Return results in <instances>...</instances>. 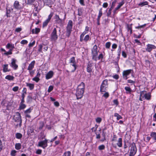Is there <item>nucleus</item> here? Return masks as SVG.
Segmentation results:
<instances>
[{
    "label": "nucleus",
    "instance_id": "obj_52",
    "mask_svg": "<svg viewBox=\"0 0 156 156\" xmlns=\"http://www.w3.org/2000/svg\"><path fill=\"white\" fill-rule=\"evenodd\" d=\"M102 119L100 117H98L96 119V121L97 122L100 123Z\"/></svg>",
    "mask_w": 156,
    "mask_h": 156
},
{
    "label": "nucleus",
    "instance_id": "obj_34",
    "mask_svg": "<svg viewBox=\"0 0 156 156\" xmlns=\"http://www.w3.org/2000/svg\"><path fill=\"white\" fill-rule=\"evenodd\" d=\"M71 154L70 151H66L63 154L62 156H70Z\"/></svg>",
    "mask_w": 156,
    "mask_h": 156
},
{
    "label": "nucleus",
    "instance_id": "obj_3",
    "mask_svg": "<svg viewBox=\"0 0 156 156\" xmlns=\"http://www.w3.org/2000/svg\"><path fill=\"white\" fill-rule=\"evenodd\" d=\"M97 49V46L96 45H94L91 49L92 58L95 61H96L97 60V56L98 51Z\"/></svg>",
    "mask_w": 156,
    "mask_h": 156
},
{
    "label": "nucleus",
    "instance_id": "obj_15",
    "mask_svg": "<svg viewBox=\"0 0 156 156\" xmlns=\"http://www.w3.org/2000/svg\"><path fill=\"white\" fill-rule=\"evenodd\" d=\"M54 18L55 20V23L58 24L62 23V20L60 18L58 15L56 14L54 17Z\"/></svg>",
    "mask_w": 156,
    "mask_h": 156
},
{
    "label": "nucleus",
    "instance_id": "obj_36",
    "mask_svg": "<svg viewBox=\"0 0 156 156\" xmlns=\"http://www.w3.org/2000/svg\"><path fill=\"white\" fill-rule=\"evenodd\" d=\"M32 110V109L31 108H30L29 109H27V110L25 111L24 114H29L31 112Z\"/></svg>",
    "mask_w": 156,
    "mask_h": 156
},
{
    "label": "nucleus",
    "instance_id": "obj_16",
    "mask_svg": "<svg viewBox=\"0 0 156 156\" xmlns=\"http://www.w3.org/2000/svg\"><path fill=\"white\" fill-rule=\"evenodd\" d=\"M54 75V73L52 71H50L46 74L45 78L46 79L48 80L51 78Z\"/></svg>",
    "mask_w": 156,
    "mask_h": 156
},
{
    "label": "nucleus",
    "instance_id": "obj_55",
    "mask_svg": "<svg viewBox=\"0 0 156 156\" xmlns=\"http://www.w3.org/2000/svg\"><path fill=\"white\" fill-rule=\"evenodd\" d=\"M117 2V0H115L113 2H112V5L111 8H113L115 6V3Z\"/></svg>",
    "mask_w": 156,
    "mask_h": 156
},
{
    "label": "nucleus",
    "instance_id": "obj_47",
    "mask_svg": "<svg viewBox=\"0 0 156 156\" xmlns=\"http://www.w3.org/2000/svg\"><path fill=\"white\" fill-rule=\"evenodd\" d=\"M30 75L31 76H33L34 73V70H30L29 71Z\"/></svg>",
    "mask_w": 156,
    "mask_h": 156
},
{
    "label": "nucleus",
    "instance_id": "obj_25",
    "mask_svg": "<svg viewBox=\"0 0 156 156\" xmlns=\"http://www.w3.org/2000/svg\"><path fill=\"white\" fill-rule=\"evenodd\" d=\"M14 78V76L10 75H7L5 77V79H6L9 80H13Z\"/></svg>",
    "mask_w": 156,
    "mask_h": 156
},
{
    "label": "nucleus",
    "instance_id": "obj_30",
    "mask_svg": "<svg viewBox=\"0 0 156 156\" xmlns=\"http://www.w3.org/2000/svg\"><path fill=\"white\" fill-rule=\"evenodd\" d=\"M87 32L85 31H84L83 33L80 35V41H82L83 40V37L84 36Z\"/></svg>",
    "mask_w": 156,
    "mask_h": 156
},
{
    "label": "nucleus",
    "instance_id": "obj_8",
    "mask_svg": "<svg viewBox=\"0 0 156 156\" xmlns=\"http://www.w3.org/2000/svg\"><path fill=\"white\" fill-rule=\"evenodd\" d=\"M48 140L45 139L44 140L39 142L38 144V146L41 147L43 149H45L48 146Z\"/></svg>",
    "mask_w": 156,
    "mask_h": 156
},
{
    "label": "nucleus",
    "instance_id": "obj_27",
    "mask_svg": "<svg viewBox=\"0 0 156 156\" xmlns=\"http://www.w3.org/2000/svg\"><path fill=\"white\" fill-rule=\"evenodd\" d=\"M8 65H4L3 66V71L4 72H6L9 71V70L8 69Z\"/></svg>",
    "mask_w": 156,
    "mask_h": 156
},
{
    "label": "nucleus",
    "instance_id": "obj_57",
    "mask_svg": "<svg viewBox=\"0 0 156 156\" xmlns=\"http://www.w3.org/2000/svg\"><path fill=\"white\" fill-rule=\"evenodd\" d=\"M32 100V97L30 95L28 96L27 97V101L28 102H31Z\"/></svg>",
    "mask_w": 156,
    "mask_h": 156
},
{
    "label": "nucleus",
    "instance_id": "obj_59",
    "mask_svg": "<svg viewBox=\"0 0 156 156\" xmlns=\"http://www.w3.org/2000/svg\"><path fill=\"white\" fill-rule=\"evenodd\" d=\"M116 80H118L119 78V76L118 75V74H115L112 76Z\"/></svg>",
    "mask_w": 156,
    "mask_h": 156
},
{
    "label": "nucleus",
    "instance_id": "obj_54",
    "mask_svg": "<svg viewBox=\"0 0 156 156\" xmlns=\"http://www.w3.org/2000/svg\"><path fill=\"white\" fill-rule=\"evenodd\" d=\"M42 46L41 44L39 45V48L38 49V51L42 52Z\"/></svg>",
    "mask_w": 156,
    "mask_h": 156
},
{
    "label": "nucleus",
    "instance_id": "obj_11",
    "mask_svg": "<svg viewBox=\"0 0 156 156\" xmlns=\"http://www.w3.org/2000/svg\"><path fill=\"white\" fill-rule=\"evenodd\" d=\"M16 60L14 58H12L11 59V62L10 64V66L14 70H16L17 69L18 66L16 64Z\"/></svg>",
    "mask_w": 156,
    "mask_h": 156
},
{
    "label": "nucleus",
    "instance_id": "obj_62",
    "mask_svg": "<svg viewBox=\"0 0 156 156\" xmlns=\"http://www.w3.org/2000/svg\"><path fill=\"white\" fill-rule=\"evenodd\" d=\"M22 30V29L20 27H18L16 28L15 30V31L17 32H19L21 31Z\"/></svg>",
    "mask_w": 156,
    "mask_h": 156
},
{
    "label": "nucleus",
    "instance_id": "obj_38",
    "mask_svg": "<svg viewBox=\"0 0 156 156\" xmlns=\"http://www.w3.org/2000/svg\"><path fill=\"white\" fill-rule=\"evenodd\" d=\"M70 65L72 66L74 68V69L72 71V72H73L75 71L76 68L77 66L76 65V62L74 63L70 64Z\"/></svg>",
    "mask_w": 156,
    "mask_h": 156
},
{
    "label": "nucleus",
    "instance_id": "obj_31",
    "mask_svg": "<svg viewBox=\"0 0 156 156\" xmlns=\"http://www.w3.org/2000/svg\"><path fill=\"white\" fill-rule=\"evenodd\" d=\"M21 144L20 143H16L15 144V148L16 150H20L21 149Z\"/></svg>",
    "mask_w": 156,
    "mask_h": 156
},
{
    "label": "nucleus",
    "instance_id": "obj_29",
    "mask_svg": "<svg viewBox=\"0 0 156 156\" xmlns=\"http://www.w3.org/2000/svg\"><path fill=\"white\" fill-rule=\"evenodd\" d=\"M114 116L116 118V119L117 120L122 119V117L118 113H115Z\"/></svg>",
    "mask_w": 156,
    "mask_h": 156
},
{
    "label": "nucleus",
    "instance_id": "obj_48",
    "mask_svg": "<svg viewBox=\"0 0 156 156\" xmlns=\"http://www.w3.org/2000/svg\"><path fill=\"white\" fill-rule=\"evenodd\" d=\"M35 1V0H27V4L31 5Z\"/></svg>",
    "mask_w": 156,
    "mask_h": 156
},
{
    "label": "nucleus",
    "instance_id": "obj_50",
    "mask_svg": "<svg viewBox=\"0 0 156 156\" xmlns=\"http://www.w3.org/2000/svg\"><path fill=\"white\" fill-rule=\"evenodd\" d=\"M16 151L15 150H12L11 153V154L12 156H15L16 153Z\"/></svg>",
    "mask_w": 156,
    "mask_h": 156
},
{
    "label": "nucleus",
    "instance_id": "obj_13",
    "mask_svg": "<svg viewBox=\"0 0 156 156\" xmlns=\"http://www.w3.org/2000/svg\"><path fill=\"white\" fill-rule=\"evenodd\" d=\"M93 68L92 63L89 62L87 64V72L88 73H91L92 72Z\"/></svg>",
    "mask_w": 156,
    "mask_h": 156
},
{
    "label": "nucleus",
    "instance_id": "obj_63",
    "mask_svg": "<svg viewBox=\"0 0 156 156\" xmlns=\"http://www.w3.org/2000/svg\"><path fill=\"white\" fill-rule=\"evenodd\" d=\"M122 56L124 57V58H126L127 56L125 52L124 51H122Z\"/></svg>",
    "mask_w": 156,
    "mask_h": 156
},
{
    "label": "nucleus",
    "instance_id": "obj_4",
    "mask_svg": "<svg viewBox=\"0 0 156 156\" xmlns=\"http://www.w3.org/2000/svg\"><path fill=\"white\" fill-rule=\"evenodd\" d=\"M73 22L71 20H69L66 27V35L69 37L72 31Z\"/></svg>",
    "mask_w": 156,
    "mask_h": 156
},
{
    "label": "nucleus",
    "instance_id": "obj_20",
    "mask_svg": "<svg viewBox=\"0 0 156 156\" xmlns=\"http://www.w3.org/2000/svg\"><path fill=\"white\" fill-rule=\"evenodd\" d=\"M150 136L156 142V133L155 132H151L150 134Z\"/></svg>",
    "mask_w": 156,
    "mask_h": 156
},
{
    "label": "nucleus",
    "instance_id": "obj_40",
    "mask_svg": "<svg viewBox=\"0 0 156 156\" xmlns=\"http://www.w3.org/2000/svg\"><path fill=\"white\" fill-rule=\"evenodd\" d=\"M50 21V20H48V19H47L44 22L43 24V27H45L46 26L49 22Z\"/></svg>",
    "mask_w": 156,
    "mask_h": 156
},
{
    "label": "nucleus",
    "instance_id": "obj_14",
    "mask_svg": "<svg viewBox=\"0 0 156 156\" xmlns=\"http://www.w3.org/2000/svg\"><path fill=\"white\" fill-rule=\"evenodd\" d=\"M156 48V46L154 45L148 44L147 45V47L146 48V50L147 51L150 52L153 49H154Z\"/></svg>",
    "mask_w": 156,
    "mask_h": 156
},
{
    "label": "nucleus",
    "instance_id": "obj_21",
    "mask_svg": "<svg viewBox=\"0 0 156 156\" xmlns=\"http://www.w3.org/2000/svg\"><path fill=\"white\" fill-rule=\"evenodd\" d=\"M125 89L126 90V92L127 94H130L132 91L131 88L128 87H125Z\"/></svg>",
    "mask_w": 156,
    "mask_h": 156
},
{
    "label": "nucleus",
    "instance_id": "obj_41",
    "mask_svg": "<svg viewBox=\"0 0 156 156\" xmlns=\"http://www.w3.org/2000/svg\"><path fill=\"white\" fill-rule=\"evenodd\" d=\"M40 80V78L36 76L32 79L33 80L35 81L37 83Z\"/></svg>",
    "mask_w": 156,
    "mask_h": 156
},
{
    "label": "nucleus",
    "instance_id": "obj_51",
    "mask_svg": "<svg viewBox=\"0 0 156 156\" xmlns=\"http://www.w3.org/2000/svg\"><path fill=\"white\" fill-rule=\"evenodd\" d=\"M27 41L25 40H22L20 42V43L22 44H27Z\"/></svg>",
    "mask_w": 156,
    "mask_h": 156
},
{
    "label": "nucleus",
    "instance_id": "obj_60",
    "mask_svg": "<svg viewBox=\"0 0 156 156\" xmlns=\"http://www.w3.org/2000/svg\"><path fill=\"white\" fill-rule=\"evenodd\" d=\"M35 43V41H33L32 43H30L29 44V46L30 47H32L33 46Z\"/></svg>",
    "mask_w": 156,
    "mask_h": 156
},
{
    "label": "nucleus",
    "instance_id": "obj_58",
    "mask_svg": "<svg viewBox=\"0 0 156 156\" xmlns=\"http://www.w3.org/2000/svg\"><path fill=\"white\" fill-rule=\"evenodd\" d=\"M53 15V12L51 13L48 16V18L47 19H48V20H49L50 21V20L51 19V18L52 17V16Z\"/></svg>",
    "mask_w": 156,
    "mask_h": 156
},
{
    "label": "nucleus",
    "instance_id": "obj_28",
    "mask_svg": "<svg viewBox=\"0 0 156 156\" xmlns=\"http://www.w3.org/2000/svg\"><path fill=\"white\" fill-rule=\"evenodd\" d=\"M6 47L8 49H9L10 48H12V49H13L14 48V44L9 43L7 44V45L6 46Z\"/></svg>",
    "mask_w": 156,
    "mask_h": 156
},
{
    "label": "nucleus",
    "instance_id": "obj_9",
    "mask_svg": "<svg viewBox=\"0 0 156 156\" xmlns=\"http://www.w3.org/2000/svg\"><path fill=\"white\" fill-rule=\"evenodd\" d=\"M132 71V70L130 69L124 71L122 73L123 79L126 80L128 78L127 76L129 75Z\"/></svg>",
    "mask_w": 156,
    "mask_h": 156
},
{
    "label": "nucleus",
    "instance_id": "obj_39",
    "mask_svg": "<svg viewBox=\"0 0 156 156\" xmlns=\"http://www.w3.org/2000/svg\"><path fill=\"white\" fill-rule=\"evenodd\" d=\"M148 4V2L147 1H145L144 2L140 3L139 4V5H141V6H144L145 5H147Z\"/></svg>",
    "mask_w": 156,
    "mask_h": 156
},
{
    "label": "nucleus",
    "instance_id": "obj_1",
    "mask_svg": "<svg viewBox=\"0 0 156 156\" xmlns=\"http://www.w3.org/2000/svg\"><path fill=\"white\" fill-rule=\"evenodd\" d=\"M85 87L84 83L82 82L77 87L76 93L77 99H79L81 98L83 95Z\"/></svg>",
    "mask_w": 156,
    "mask_h": 156
},
{
    "label": "nucleus",
    "instance_id": "obj_17",
    "mask_svg": "<svg viewBox=\"0 0 156 156\" xmlns=\"http://www.w3.org/2000/svg\"><path fill=\"white\" fill-rule=\"evenodd\" d=\"M35 63V61H32L29 65L28 67L27 68V69L30 71V70H32L34 67V66Z\"/></svg>",
    "mask_w": 156,
    "mask_h": 156
},
{
    "label": "nucleus",
    "instance_id": "obj_45",
    "mask_svg": "<svg viewBox=\"0 0 156 156\" xmlns=\"http://www.w3.org/2000/svg\"><path fill=\"white\" fill-rule=\"evenodd\" d=\"M146 25V24H144L143 25H140V26H139L138 27H135V28L136 29H140L141 28H143Z\"/></svg>",
    "mask_w": 156,
    "mask_h": 156
},
{
    "label": "nucleus",
    "instance_id": "obj_19",
    "mask_svg": "<svg viewBox=\"0 0 156 156\" xmlns=\"http://www.w3.org/2000/svg\"><path fill=\"white\" fill-rule=\"evenodd\" d=\"M40 31V29L39 28H36L35 29H33L32 32L33 34H37Z\"/></svg>",
    "mask_w": 156,
    "mask_h": 156
},
{
    "label": "nucleus",
    "instance_id": "obj_18",
    "mask_svg": "<svg viewBox=\"0 0 156 156\" xmlns=\"http://www.w3.org/2000/svg\"><path fill=\"white\" fill-rule=\"evenodd\" d=\"M26 86L28 87L30 90H33L34 88V84L33 83H26Z\"/></svg>",
    "mask_w": 156,
    "mask_h": 156
},
{
    "label": "nucleus",
    "instance_id": "obj_37",
    "mask_svg": "<svg viewBox=\"0 0 156 156\" xmlns=\"http://www.w3.org/2000/svg\"><path fill=\"white\" fill-rule=\"evenodd\" d=\"M113 8H110L109 9L108 12H107V16L108 17L110 16V15L111 14L112 10L113 9Z\"/></svg>",
    "mask_w": 156,
    "mask_h": 156
},
{
    "label": "nucleus",
    "instance_id": "obj_53",
    "mask_svg": "<svg viewBox=\"0 0 156 156\" xmlns=\"http://www.w3.org/2000/svg\"><path fill=\"white\" fill-rule=\"evenodd\" d=\"M19 87L18 86H16L14 87H13L12 89V90L14 92H16L18 90H19Z\"/></svg>",
    "mask_w": 156,
    "mask_h": 156
},
{
    "label": "nucleus",
    "instance_id": "obj_6",
    "mask_svg": "<svg viewBox=\"0 0 156 156\" xmlns=\"http://www.w3.org/2000/svg\"><path fill=\"white\" fill-rule=\"evenodd\" d=\"M108 80L105 79L102 83L100 87V91L101 92H105L108 87Z\"/></svg>",
    "mask_w": 156,
    "mask_h": 156
},
{
    "label": "nucleus",
    "instance_id": "obj_56",
    "mask_svg": "<svg viewBox=\"0 0 156 156\" xmlns=\"http://www.w3.org/2000/svg\"><path fill=\"white\" fill-rule=\"evenodd\" d=\"M103 96L105 97V98H107L109 96V93L108 92H106L103 94Z\"/></svg>",
    "mask_w": 156,
    "mask_h": 156
},
{
    "label": "nucleus",
    "instance_id": "obj_23",
    "mask_svg": "<svg viewBox=\"0 0 156 156\" xmlns=\"http://www.w3.org/2000/svg\"><path fill=\"white\" fill-rule=\"evenodd\" d=\"M90 39V37L89 35H86L84 38L83 37V40L82 41H80V42H82L83 41H84L85 42H87V41L89 40Z\"/></svg>",
    "mask_w": 156,
    "mask_h": 156
},
{
    "label": "nucleus",
    "instance_id": "obj_46",
    "mask_svg": "<svg viewBox=\"0 0 156 156\" xmlns=\"http://www.w3.org/2000/svg\"><path fill=\"white\" fill-rule=\"evenodd\" d=\"M102 8L100 9L99 10V14L98 16V17H101L102 15Z\"/></svg>",
    "mask_w": 156,
    "mask_h": 156
},
{
    "label": "nucleus",
    "instance_id": "obj_42",
    "mask_svg": "<svg viewBox=\"0 0 156 156\" xmlns=\"http://www.w3.org/2000/svg\"><path fill=\"white\" fill-rule=\"evenodd\" d=\"M26 107V105L23 103L20 104V106L19 108L20 109H23Z\"/></svg>",
    "mask_w": 156,
    "mask_h": 156
},
{
    "label": "nucleus",
    "instance_id": "obj_7",
    "mask_svg": "<svg viewBox=\"0 0 156 156\" xmlns=\"http://www.w3.org/2000/svg\"><path fill=\"white\" fill-rule=\"evenodd\" d=\"M141 95H143V98L144 99L149 100L151 99V96L150 93H147V91L145 90L141 91Z\"/></svg>",
    "mask_w": 156,
    "mask_h": 156
},
{
    "label": "nucleus",
    "instance_id": "obj_2",
    "mask_svg": "<svg viewBox=\"0 0 156 156\" xmlns=\"http://www.w3.org/2000/svg\"><path fill=\"white\" fill-rule=\"evenodd\" d=\"M13 119L15 122L19 123V124H17L16 125L15 127L17 128L18 126L20 127L21 126L22 119L20 114L19 112H16L13 116Z\"/></svg>",
    "mask_w": 156,
    "mask_h": 156
},
{
    "label": "nucleus",
    "instance_id": "obj_44",
    "mask_svg": "<svg viewBox=\"0 0 156 156\" xmlns=\"http://www.w3.org/2000/svg\"><path fill=\"white\" fill-rule=\"evenodd\" d=\"M111 43L110 42H107L105 44V47L107 48H109L110 47Z\"/></svg>",
    "mask_w": 156,
    "mask_h": 156
},
{
    "label": "nucleus",
    "instance_id": "obj_33",
    "mask_svg": "<svg viewBox=\"0 0 156 156\" xmlns=\"http://www.w3.org/2000/svg\"><path fill=\"white\" fill-rule=\"evenodd\" d=\"M22 137V135L20 133H17L16 134V137L18 139L21 138Z\"/></svg>",
    "mask_w": 156,
    "mask_h": 156
},
{
    "label": "nucleus",
    "instance_id": "obj_22",
    "mask_svg": "<svg viewBox=\"0 0 156 156\" xmlns=\"http://www.w3.org/2000/svg\"><path fill=\"white\" fill-rule=\"evenodd\" d=\"M117 144L119 147H122V138H120L119 139Z\"/></svg>",
    "mask_w": 156,
    "mask_h": 156
},
{
    "label": "nucleus",
    "instance_id": "obj_32",
    "mask_svg": "<svg viewBox=\"0 0 156 156\" xmlns=\"http://www.w3.org/2000/svg\"><path fill=\"white\" fill-rule=\"evenodd\" d=\"M75 62H76V61L74 57H73L70 58L69 60V63L70 64L74 63Z\"/></svg>",
    "mask_w": 156,
    "mask_h": 156
},
{
    "label": "nucleus",
    "instance_id": "obj_61",
    "mask_svg": "<svg viewBox=\"0 0 156 156\" xmlns=\"http://www.w3.org/2000/svg\"><path fill=\"white\" fill-rule=\"evenodd\" d=\"M12 54V52H9V51H8L7 52L6 51V52H5L4 53V55H11Z\"/></svg>",
    "mask_w": 156,
    "mask_h": 156
},
{
    "label": "nucleus",
    "instance_id": "obj_12",
    "mask_svg": "<svg viewBox=\"0 0 156 156\" xmlns=\"http://www.w3.org/2000/svg\"><path fill=\"white\" fill-rule=\"evenodd\" d=\"M13 7L15 9L17 10H20L22 9L19 2L17 1H15L13 4Z\"/></svg>",
    "mask_w": 156,
    "mask_h": 156
},
{
    "label": "nucleus",
    "instance_id": "obj_35",
    "mask_svg": "<svg viewBox=\"0 0 156 156\" xmlns=\"http://www.w3.org/2000/svg\"><path fill=\"white\" fill-rule=\"evenodd\" d=\"M40 126L39 128V129H41L43 128V127L44 126V123L43 122L41 121L39 123Z\"/></svg>",
    "mask_w": 156,
    "mask_h": 156
},
{
    "label": "nucleus",
    "instance_id": "obj_5",
    "mask_svg": "<svg viewBox=\"0 0 156 156\" xmlns=\"http://www.w3.org/2000/svg\"><path fill=\"white\" fill-rule=\"evenodd\" d=\"M129 150L130 151L129 156H134L137 151V149L135 143H133L130 145Z\"/></svg>",
    "mask_w": 156,
    "mask_h": 156
},
{
    "label": "nucleus",
    "instance_id": "obj_49",
    "mask_svg": "<svg viewBox=\"0 0 156 156\" xmlns=\"http://www.w3.org/2000/svg\"><path fill=\"white\" fill-rule=\"evenodd\" d=\"M53 89V87L52 86H50L48 89V92H51Z\"/></svg>",
    "mask_w": 156,
    "mask_h": 156
},
{
    "label": "nucleus",
    "instance_id": "obj_24",
    "mask_svg": "<svg viewBox=\"0 0 156 156\" xmlns=\"http://www.w3.org/2000/svg\"><path fill=\"white\" fill-rule=\"evenodd\" d=\"M132 24H131L130 25L128 24L127 25V29L128 31H129L130 30V34H132Z\"/></svg>",
    "mask_w": 156,
    "mask_h": 156
},
{
    "label": "nucleus",
    "instance_id": "obj_10",
    "mask_svg": "<svg viewBox=\"0 0 156 156\" xmlns=\"http://www.w3.org/2000/svg\"><path fill=\"white\" fill-rule=\"evenodd\" d=\"M58 36L57 35V30L56 28H54L53 31L51 34V39L54 41L56 40L58 38Z\"/></svg>",
    "mask_w": 156,
    "mask_h": 156
},
{
    "label": "nucleus",
    "instance_id": "obj_43",
    "mask_svg": "<svg viewBox=\"0 0 156 156\" xmlns=\"http://www.w3.org/2000/svg\"><path fill=\"white\" fill-rule=\"evenodd\" d=\"M105 146L104 145H101L99 146L98 147V149L100 150H103L105 149Z\"/></svg>",
    "mask_w": 156,
    "mask_h": 156
},
{
    "label": "nucleus",
    "instance_id": "obj_64",
    "mask_svg": "<svg viewBox=\"0 0 156 156\" xmlns=\"http://www.w3.org/2000/svg\"><path fill=\"white\" fill-rule=\"evenodd\" d=\"M103 58V54L101 53L99 54V56L98 57V58L99 60L102 59Z\"/></svg>",
    "mask_w": 156,
    "mask_h": 156
},
{
    "label": "nucleus",
    "instance_id": "obj_26",
    "mask_svg": "<svg viewBox=\"0 0 156 156\" xmlns=\"http://www.w3.org/2000/svg\"><path fill=\"white\" fill-rule=\"evenodd\" d=\"M124 0H122L120 3H119L117 6L116 8V10H118L124 4Z\"/></svg>",
    "mask_w": 156,
    "mask_h": 156
}]
</instances>
